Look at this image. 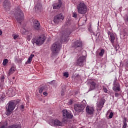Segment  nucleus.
Wrapping results in <instances>:
<instances>
[{
	"instance_id": "nucleus-31",
	"label": "nucleus",
	"mask_w": 128,
	"mask_h": 128,
	"mask_svg": "<svg viewBox=\"0 0 128 128\" xmlns=\"http://www.w3.org/2000/svg\"><path fill=\"white\" fill-rule=\"evenodd\" d=\"M82 104L84 108V106H86V100H83L81 104Z\"/></svg>"
},
{
	"instance_id": "nucleus-18",
	"label": "nucleus",
	"mask_w": 128,
	"mask_h": 128,
	"mask_svg": "<svg viewBox=\"0 0 128 128\" xmlns=\"http://www.w3.org/2000/svg\"><path fill=\"white\" fill-rule=\"evenodd\" d=\"M52 122L54 124V126H62V122L58 120H52Z\"/></svg>"
},
{
	"instance_id": "nucleus-10",
	"label": "nucleus",
	"mask_w": 128,
	"mask_h": 128,
	"mask_svg": "<svg viewBox=\"0 0 128 128\" xmlns=\"http://www.w3.org/2000/svg\"><path fill=\"white\" fill-rule=\"evenodd\" d=\"M84 62H86V56H80L77 60V66H84Z\"/></svg>"
},
{
	"instance_id": "nucleus-28",
	"label": "nucleus",
	"mask_w": 128,
	"mask_h": 128,
	"mask_svg": "<svg viewBox=\"0 0 128 128\" xmlns=\"http://www.w3.org/2000/svg\"><path fill=\"white\" fill-rule=\"evenodd\" d=\"M40 94H42V92H44V86L40 87L38 88Z\"/></svg>"
},
{
	"instance_id": "nucleus-33",
	"label": "nucleus",
	"mask_w": 128,
	"mask_h": 128,
	"mask_svg": "<svg viewBox=\"0 0 128 128\" xmlns=\"http://www.w3.org/2000/svg\"><path fill=\"white\" fill-rule=\"evenodd\" d=\"M0 80L1 81V82L2 84V82H4V76H2L0 78Z\"/></svg>"
},
{
	"instance_id": "nucleus-11",
	"label": "nucleus",
	"mask_w": 128,
	"mask_h": 128,
	"mask_svg": "<svg viewBox=\"0 0 128 128\" xmlns=\"http://www.w3.org/2000/svg\"><path fill=\"white\" fill-rule=\"evenodd\" d=\"M112 90L114 92H118L120 91V85L116 81H114V84L112 86Z\"/></svg>"
},
{
	"instance_id": "nucleus-13",
	"label": "nucleus",
	"mask_w": 128,
	"mask_h": 128,
	"mask_svg": "<svg viewBox=\"0 0 128 128\" xmlns=\"http://www.w3.org/2000/svg\"><path fill=\"white\" fill-rule=\"evenodd\" d=\"M104 102H106V100L104 98H102L100 99L99 102L97 103L98 108H100V110H102V108H104Z\"/></svg>"
},
{
	"instance_id": "nucleus-20",
	"label": "nucleus",
	"mask_w": 128,
	"mask_h": 128,
	"mask_svg": "<svg viewBox=\"0 0 128 128\" xmlns=\"http://www.w3.org/2000/svg\"><path fill=\"white\" fill-rule=\"evenodd\" d=\"M14 72H16V68L14 66L11 67L8 73V76L12 74Z\"/></svg>"
},
{
	"instance_id": "nucleus-45",
	"label": "nucleus",
	"mask_w": 128,
	"mask_h": 128,
	"mask_svg": "<svg viewBox=\"0 0 128 128\" xmlns=\"http://www.w3.org/2000/svg\"><path fill=\"white\" fill-rule=\"evenodd\" d=\"M82 54H86V52L82 51Z\"/></svg>"
},
{
	"instance_id": "nucleus-50",
	"label": "nucleus",
	"mask_w": 128,
	"mask_h": 128,
	"mask_svg": "<svg viewBox=\"0 0 128 128\" xmlns=\"http://www.w3.org/2000/svg\"><path fill=\"white\" fill-rule=\"evenodd\" d=\"M61 94L62 95V94H63V93H62Z\"/></svg>"
},
{
	"instance_id": "nucleus-19",
	"label": "nucleus",
	"mask_w": 128,
	"mask_h": 128,
	"mask_svg": "<svg viewBox=\"0 0 128 128\" xmlns=\"http://www.w3.org/2000/svg\"><path fill=\"white\" fill-rule=\"evenodd\" d=\"M82 41L78 40L76 42L74 46L76 48H82Z\"/></svg>"
},
{
	"instance_id": "nucleus-49",
	"label": "nucleus",
	"mask_w": 128,
	"mask_h": 128,
	"mask_svg": "<svg viewBox=\"0 0 128 128\" xmlns=\"http://www.w3.org/2000/svg\"><path fill=\"white\" fill-rule=\"evenodd\" d=\"M52 82H54V81H52V82H50L49 84H52Z\"/></svg>"
},
{
	"instance_id": "nucleus-14",
	"label": "nucleus",
	"mask_w": 128,
	"mask_h": 128,
	"mask_svg": "<svg viewBox=\"0 0 128 128\" xmlns=\"http://www.w3.org/2000/svg\"><path fill=\"white\" fill-rule=\"evenodd\" d=\"M34 30H38L40 28V22L38 20H34Z\"/></svg>"
},
{
	"instance_id": "nucleus-4",
	"label": "nucleus",
	"mask_w": 128,
	"mask_h": 128,
	"mask_svg": "<svg viewBox=\"0 0 128 128\" xmlns=\"http://www.w3.org/2000/svg\"><path fill=\"white\" fill-rule=\"evenodd\" d=\"M14 16L18 22L20 24H22V22L24 20V12H22L20 9L18 8L15 12Z\"/></svg>"
},
{
	"instance_id": "nucleus-1",
	"label": "nucleus",
	"mask_w": 128,
	"mask_h": 128,
	"mask_svg": "<svg viewBox=\"0 0 128 128\" xmlns=\"http://www.w3.org/2000/svg\"><path fill=\"white\" fill-rule=\"evenodd\" d=\"M20 100H11L9 102L8 104L6 105V116H10L11 114H12V112L14 108H16V106L20 102Z\"/></svg>"
},
{
	"instance_id": "nucleus-6",
	"label": "nucleus",
	"mask_w": 128,
	"mask_h": 128,
	"mask_svg": "<svg viewBox=\"0 0 128 128\" xmlns=\"http://www.w3.org/2000/svg\"><path fill=\"white\" fill-rule=\"evenodd\" d=\"M51 50L52 52V56H56L60 50V44L58 42L54 43L51 47Z\"/></svg>"
},
{
	"instance_id": "nucleus-48",
	"label": "nucleus",
	"mask_w": 128,
	"mask_h": 128,
	"mask_svg": "<svg viewBox=\"0 0 128 128\" xmlns=\"http://www.w3.org/2000/svg\"><path fill=\"white\" fill-rule=\"evenodd\" d=\"M13 80H14L16 78V77L14 76L12 77Z\"/></svg>"
},
{
	"instance_id": "nucleus-29",
	"label": "nucleus",
	"mask_w": 128,
	"mask_h": 128,
	"mask_svg": "<svg viewBox=\"0 0 128 128\" xmlns=\"http://www.w3.org/2000/svg\"><path fill=\"white\" fill-rule=\"evenodd\" d=\"M104 50L102 49L100 50V52L99 53L100 56H104Z\"/></svg>"
},
{
	"instance_id": "nucleus-15",
	"label": "nucleus",
	"mask_w": 128,
	"mask_h": 128,
	"mask_svg": "<svg viewBox=\"0 0 128 128\" xmlns=\"http://www.w3.org/2000/svg\"><path fill=\"white\" fill-rule=\"evenodd\" d=\"M62 2L60 0H58V2L53 5L54 10H58L62 6Z\"/></svg>"
},
{
	"instance_id": "nucleus-22",
	"label": "nucleus",
	"mask_w": 128,
	"mask_h": 128,
	"mask_svg": "<svg viewBox=\"0 0 128 128\" xmlns=\"http://www.w3.org/2000/svg\"><path fill=\"white\" fill-rule=\"evenodd\" d=\"M114 40H116V37L114 36V34L112 33L110 34V40L112 44L114 43Z\"/></svg>"
},
{
	"instance_id": "nucleus-41",
	"label": "nucleus",
	"mask_w": 128,
	"mask_h": 128,
	"mask_svg": "<svg viewBox=\"0 0 128 128\" xmlns=\"http://www.w3.org/2000/svg\"><path fill=\"white\" fill-rule=\"evenodd\" d=\"M68 104H72V100H70Z\"/></svg>"
},
{
	"instance_id": "nucleus-37",
	"label": "nucleus",
	"mask_w": 128,
	"mask_h": 128,
	"mask_svg": "<svg viewBox=\"0 0 128 128\" xmlns=\"http://www.w3.org/2000/svg\"><path fill=\"white\" fill-rule=\"evenodd\" d=\"M13 38H14V40H16L18 38V35L14 34L13 35Z\"/></svg>"
},
{
	"instance_id": "nucleus-44",
	"label": "nucleus",
	"mask_w": 128,
	"mask_h": 128,
	"mask_svg": "<svg viewBox=\"0 0 128 128\" xmlns=\"http://www.w3.org/2000/svg\"><path fill=\"white\" fill-rule=\"evenodd\" d=\"M15 62H18V57L15 58Z\"/></svg>"
},
{
	"instance_id": "nucleus-32",
	"label": "nucleus",
	"mask_w": 128,
	"mask_h": 128,
	"mask_svg": "<svg viewBox=\"0 0 128 128\" xmlns=\"http://www.w3.org/2000/svg\"><path fill=\"white\" fill-rule=\"evenodd\" d=\"M2 64L3 66H6V64H8V59H5L4 60Z\"/></svg>"
},
{
	"instance_id": "nucleus-3",
	"label": "nucleus",
	"mask_w": 128,
	"mask_h": 128,
	"mask_svg": "<svg viewBox=\"0 0 128 128\" xmlns=\"http://www.w3.org/2000/svg\"><path fill=\"white\" fill-rule=\"evenodd\" d=\"M71 32L70 29L67 28L62 32V36L60 37V42L62 43L67 42H68V36L70 34Z\"/></svg>"
},
{
	"instance_id": "nucleus-16",
	"label": "nucleus",
	"mask_w": 128,
	"mask_h": 128,
	"mask_svg": "<svg viewBox=\"0 0 128 128\" xmlns=\"http://www.w3.org/2000/svg\"><path fill=\"white\" fill-rule=\"evenodd\" d=\"M10 1L8 0H5L3 3V6L6 10H10Z\"/></svg>"
},
{
	"instance_id": "nucleus-27",
	"label": "nucleus",
	"mask_w": 128,
	"mask_h": 128,
	"mask_svg": "<svg viewBox=\"0 0 128 128\" xmlns=\"http://www.w3.org/2000/svg\"><path fill=\"white\" fill-rule=\"evenodd\" d=\"M32 38V34L30 32H29L28 33V40H30V38Z\"/></svg>"
},
{
	"instance_id": "nucleus-34",
	"label": "nucleus",
	"mask_w": 128,
	"mask_h": 128,
	"mask_svg": "<svg viewBox=\"0 0 128 128\" xmlns=\"http://www.w3.org/2000/svg\"><path fill=\"white\" fill-rule=\"evenodd\" d=\"M68 72H64V76H66V78H68Z\"/></svg>"
},
{
	"instance_id": "nucleus-21",
	"label": "nucleus",
	"mask_w": 128,
	"mask_h": 128,
	"mask_svg": "<svg viewBox=\"0 0 128 128\" xmlns=\"http://www.w3.org/2000/svg\"><path fill=\"white\" fill-rule=\"evenodd\" d=\"M96 84L94 82H92L90 83V88L89 89V92H90V90H92L96 88Z\"/></svg>"
},
{
	"instance_id": "nucleus-46",
	"label": "nucleus",
	"mask_w": 128,
	"mask_h": 128,
	"mask_svg": "<svg viewBox=\"0 0 128 128\" xmlns=\"http://www.w3.org/2000/svg\"><path fill=\"white\" fill-rule=\"evenodd\" d=\"M2 32L0 30V36H2Z\"/></svg>"
},
{
	"instance_id": "nucleus-8",
	"label": "nucleus",
	"mask_w": 128,
	"mask_h": 128,
	"mask_svg": "<svg viewBox=\"0 0 128 128\" xmlns=\"http://www.w3.org/2000/svg\"><path fill=\"white\" fill-rule=\"evenodd\" d=\"M64 18V16H62V14H60L54 17V24H60L62 22V21Z\"/></svg>"
},
{
	"instance_id": "nucleus-52",
	"label": "nucleus",
	"mask_w": 128,
	"mask_h": 128,
	"mask_svg": "<svg viewBox=\"0 0 128 128\" xmlns=\"http://www.w3.org/2000/svg\"><path fill=\"white\" fill-rule=\"evenodd\" d=\"M116 50H118L116 48Z\"/></svg>"
},
{
	"instance_id": "nucleus-7",
	"label": "nucleus",
	"mask_w": 128,
	"mask_h": 128,
	"mask_svg": "<svg viewBox=\"0 0 128 128\" xmlns=\"http://www.w3.org/2000/svg\"><path fill=\"white\" fill-rule=\"evenodd\" d=\"M62 122L66 123L68 122V118H72L74 116L72 114L70 111H68L66 110H62Z\"/></svg>"
},
{
	"instance_id": "nucleus-26",
	"label": "nucleus",
	"mask_w": 128,
	"mask_h": 128,
	"mask_svg": "<svg viewBox=\"0 0 128 128\" xmlns=\"http://www.w3.org/2000/svg\"><path fill=\"white\" fill-rule=\"evenodd\" d=\"M35 8L36 9L37 8V10H40V8H42V4L40 3H38Z\"/></svg>"
},
{
	"instance_id": "nucleus-40",
	"label": "nucleus",
	"mask_w": 128,
	"mask_h": 128,
	"mask_svg": "<svg viewBox=\"0 0 128 128\" xmlns=\"http://www.w3.org/2000/svg\"><path fill=\"white\" fill-rule=\"evenodd\" d=\"M103 90L104 92L108 93V89L106 88H103Z\"/></svg>"
},
{
	"instance_id": "nucleus-39",
	"label": "nucleus",
	"mask_w": 128,
	"mask_h": 128,
	"mask_svg": "<svg viewBox=\"0 0 128 128\" xmlns=\"http://www.w3.org/2000/svg\"><path fill=\"white\" fill-rule=\"evenodd\" d=\"M115 96L116 98H118V96H120V94L118 92H115Z\"/></svg>"
},
{
	"instance_id": "nucleus-42",
	"label": "nucleus",
	"mask_w": 128,
	"mask_h": 128,
	"mask_svg": "<svg viewBox=\"0 0 128 128\" xmlns=\"http://www.w3.org/2000/svg\"><path fill=\"white\" fill-rule=\"evenodd\" d=\"M20 108L24 109V105H20Z\"/></svg>"
},
{
	"instance_id": "nucleus-5",
	"label": "nucleus",
	"mask_w": 128,
	"mask_h": 128,
	"mask_svg": "<svg viewBox=\"0 0 128 128\" xmlns=\"http://www.w3.org/2000/svg\"><path fill=\"white\" fill-rule=\"evenodd\" d=\"M46 40V37L44 36H41L37 38H34L32 40V42L34 46H42Z\"/></svg>"
},
{
	"instance_id": "nucleus-38",
	"label": "nucleus",
	"mask_w": 128,
	"mask_h": 128,
	"mask_svg": "<svg viewBox=\"0 0 128 128\" xmlns=\"http://www.w3.org/2000/svg\"><path fill=\"white\" fill-rule=\"evenodd\" d=\"M88 30L90 32H94V31L92 30V26H90L88 28Z\"/></svg>"
},
{
	"instance_id": "nucleus-51",
	"label": "nucleus",
	"mask_w": 128,
	"mask_h": 128,
	"mask_svg": "<svg viewBox=\"0 0 128 128\" xmlns=\"http://www.w3.org/2000/svg\"><path fill=\"white\" fill-rule=\"evenodd\" d=\"M124 36H126V34H124Z\"/></svg>"
},
{
	"instance_id": "nucleus-47",
	"label": "nucleus",
	"mask_w": 128,
	"mask_h": 128,
	"mask_svg": "<svg viewBox=\"0 0 128 128\" xmlns=\"http://www.w3.org/2000/svg\"><path fill=\"white\" fill-rule=\"evenodd\" d=\"M126 21L128 22V16L126 18Z\"/></svg>"
},
{
	"instance_id": "nucleus-24",
	"label": "nucleus",
	"mask_w": 128,
	"mask_h": 128,
	"mask_svg": "<svg viewBox=\"0 0 128 128\" xmlns=\"http://www.w3.org/2000/svg\"><path fill=\"white\" fill-rule=\"evenodd\" d=\"M20 32L22 34H28V32H26V30L24 28H22L20 30Z\"/></svg>"
},
{
	"instance_id": "nucleus-2",
	"label": "nucleus",
	"mask_w": 128,
	"mask_h": 128,
	"mask_svg": "<svg viewBox=\"0 0 128 128\" xmlns=\"http://www.w3.org/2000/svg\"><path fill=\"white\" fill-rule=\"evenodd\" d=\"M76 10L78 14H85L88 12V6L82 1L79 2L77 4Z\"/></svg>"
},
{
	"instance_id": "nucleus-36",
	"label": "nucleus",
	"mask_w": 128,
	"mask_h": 128,
	"mask_svg": "<svg viewBox=\"0 0 128 128\" xmlns=\"http://www.w3.org/2000/svg\"><path fill=\"white\" fill-rule=\"evenodd\" d=\"M112 116H114V113H112V112H111L110 114L109 118H112Z\"/></svg>"
},
{
	"instance_id": "nucleus-25",
	"label": "nucleus",
	"mask_w": 128,
	"mask_h": 128,
	"mask_svg": "<svg viewBox=\"0 0 128 128\" xmlns=\"http://www.w3.org/2000/svg\"><path fill=\"white\" fill-rule=\"evenodd\" d=\"M124 120L123 121V126H122V128H126V126H128V124H126V118H124Z\"/></svg>"
},
{
	"instance_id": "nucleus-12",
	"label": "nucleus",
	"mask_w": 128,
	"mask_h": 128,
	"mask_svg": "<svg viewBox=\"0 0 128 128\" xmlns=\"http://www.w3.org/2000/svg\"><path fill=\"white\" fill-rule=\"evenodd\" d=\"M86 112L88 114H90V116L94 114V108L92 106H88L86 107Z\"/></svg>"
},
{
	"instance_id": "nucleus-43",
	"label": "nucleus",
	"mask_w": 128,
	"mask_h": 128,
	"mask_svg": "<svg viewBox=\"0 0 128 128\" xmlns=\"http://www.w3.org/2000/svg\"><path fill=\"white\" fill-rule=\"evenodd\" d=\"M43 94L44 96H48V92H43Z\"/></svg>"
},
{
	"instance_id": "nucleus-23",
	"label": "nucleus",
	"mask_w": 128,
	"mask_h": 128,
	"mask_svg": "<svg viewBox=\"0 0 128 128\" xmlns=\"http://www.w3.org/2000/svg\"><path fill=\"white\" fill-rule=\"evenodd\" d=\"M34 54H31L30 56L27 61L28 64H30L32 62V58H34Z\"/></svg>"
},
{
	"instance_id": "nucleus-17",
	"label": "nucleus",
	"mask_w": 128,
	"mask_h": 128,
	"mask_svg": "<svg viewBox=\"0 0 128 128\" xmlns=\"http://www.w3.org/2000/svg\"><path fill=\"white\" fill-rule=\"evenodd\" d=\"M6 94L8 96H14L16 94L14 88H10L6 92Z\"/></svg>"
},
{
	"instance_id": "nucleus-35",
	"label": "nucleus",
	"mask_w": 128,
	"mask_h": 128,
	"mask_svg": "<svg viewBox=\"0 0 128 128\" xmlns=\"http://www.w3.org/2000/svg\"><path fill=\"white\" fill-rule=\"evenodd\" d=\"M78 16V14H76V12H74L72 14V17L73 18H77Z\"/></svg>"
},
{
	"instance_id": "nucleus-9",
	"label": "nucleus",
	"mask_w": 128,
	"mask_h": 128,
	"mask_svg": "<svg viewBox=\"0 0 128 128\" xmlns=\"http://www.w3.org/2000/svg\"><path fill=\"white\" fill-rule=\"evenodd\" d=\"M74 109L77 112H81L84 110V106L82 104H76L74 106Z\"/></svg>"
},
{
	"instance_id": "nucleus-30",
	"label": "nucleus",
	"mask_w": 128,
	"mask_h": 128,
	"mask_svg": "<svg viewBox=\"0 0 128 128\" xmlns=\"http://www.w3.org/2000/svg\"><path fill=\"white\" fill-rule=\"evenodd\" d=\"M124 68L126 70H128V60L124 64Z\"/></svg>"
}]
</instances>
